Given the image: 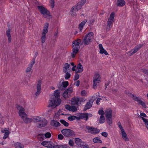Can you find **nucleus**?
<instances>
[{
	"instance_id": "f257e3e1",
	"label": "nucleus",
	"mask_w": 148,
	"mask_h": 148,
	"mask_svg": "<svg viewBox=\"0 0 148 148\" xmlns=\"http://www.w3.org/2000/svg\"><path fill=\"white\" fill-rule=\"evenodd\" d=\"M54 95L50 100L48 107H51L53 108L58 106L61 103V100L60 98V92L58 90L54 91Z\"/></svg>"
},
{
	"instance_id": "f03ea898",
	"label": "nucleus",
	"mask_w": 148,
	"mask_h": 148,
	"mask_svg": "<svg viewBox=\"0 0 148 148\" xmlns=\"http://www.w3.org/2000/svg\"><path fill=\"white\" fill-rule=\"evenodd\" d=\"M86 0H81L78 3L73 7L71 10V14L73 16L76 15V12L81 9L85 3Z\"/></svg>"
},
{
	"instance_id": "7ed1b4c3",
	"label": "nucleus",
	"mask_w": 148,
	"mask_h": 148,
	"mask_svg": "<svg viewBox=\"0 0 148 148\" xmlns=\"http://www.w3.org/2000/svg\"><path fill=\"white\" fill-rule=\"evenodd\" d=\"M94 34L92 32L89 33L84 37L82 40L81 45L84 44V45H87L90 43L92 41Z\"/></svg>"
},
{
	"instance_id": "20e7f679",
	"label": "nucleus",
	"mask_w": 148,
	"mask_h": 148,
	"mask_svg": "<svg viewBox=\"0 0 148 148\" xmlns=\"http://www.w3.org/2000/svg\"><path fill=\"white\" fill-rule=\"evenodd\" d=\"M61 132L64 136L67 137H74L75 136V132L70 129H64L61 130Z\"/></svg>"
},
{
	"instance_id": "39448f33",
	"label": "nucleus",
	"mask_w": 148,
	"mask_h": 148,
	"mask_svg": "<svg viewBox=\"0 0 148 148\" xmlns=\"http://www.w3.org/2000/svg\"><path fill=\"white\" fill-rule=\"evenodd\" d=\"M128 96L132 98L135 101L137 102L138 104L141 105L142 106L145 108H146V105L145 103L141 100V99L136 96L134 95L133 94L128 92V93H126Z\"/></svg>"
},
{
	"instance_id": "423d86ee",
	"label": "nucleus",
	"mask_w": 148,
	"mask_h": 148,
	"mask_svg": "<svg viewBox=\"0 0 148 148\" xmlns=\"http://www.w3.org/2000/svg\"><path fill=\"white\" fill-rule=\"evenodd\" d=\"M101 77L100 75L98 73L96 74L93 77V88L94 89L97 88V86L98 84L99 83L101 82L100 79Z\"/></svg>"
},
{
	"instance_id": "0eeeda50",
	"label": "nucleus",
	"mask_w": 148,
	"mask_h": 148,
	"mask_svg": "<svg viewBox=\"0 0 148 148\" xmlns=\"http://www.w3.org/2000/svg\"><path fill=\"white\" fill-rule=\"evenodd\" d=\"M38 8L45 18H47L50 16V12L43 6H38Z\"/></svg>"
},
{
	"instance_id": "6e6552de",
	"label": "nucleus",
	"mask_w": 148,
	"mask_h": 148,
	"mask_svg": "<svg viewBox=\"0 0 148 148\" xmlns=\"http://www.w3.org/2000/svg\"><path fill=\"white\" fill-rule=\"evenodd\" d=\"M75 143L79 147L82 148H88L89 146L87 144L82 141L81 139H75Z\"/></svg>"
},
{
	"instance_id": "1a4fd4ad",
	"label": "nucleus",
	"mask_w": 148,
	"mask_h": 148,
	"mask_svg": "<svg viewBox=\"0 0 148 148\" xmlns=\"http://www.w3.org/2000/svg\"><path fill=\"white\" fill-rule=\"evenodd\" d=\"M142 46L143 45L141 44H139L136 45L133 49H131L128 52L129 55L130 56H132L138 51Z\"/></svg>"
},
{
	"instance_id": "9d476101",
	"label": "nucleus",
	"mask_w": 148,
	"mask_h": 148,
	"mask_svg": "<svg viewBox=\"0 0 148 148\" xmlns=\"http://www.w3.org/2000/svg\"><path fill=\"white\" fill-rule=\"evenodd\" d=\"M86 128L88 130V132L92 134H96L98 133L100 130L96 128L89 126H86Z\"/></svg>"
},
{
	"instance_id": "9b49d317",
	"label": "nucleus",
	"mask_w": 148,
	"mask_h": 148,
	"mask_svg": "<svg viewBox=\"0 0 148 148\" xmlns=\"http://www.w3.org/2000/svg\"><path fill=\"white\" fill-rule=\"evenodd\" d=\"M78 121H80L81 119H84L86 121H87L88 119L86 115V112L84 113H79L77 115Z\"/></svg>"
},
{
	"instance_id": "f8f14e48",
	"label": "nucleus",
	"mask_w": 148,
	"mask_h": 148,
	"mask_svg": "<svg viewBox=\"0 0 148 148\" xmlns=\"http://www.w3.org/2000/svg\"><path fill=\"white\" fill-rule=\"evenodd\" d=\"M42 84V82L41 80H39L38 82L36 88L37 91L35 93V95L37 97L40 94L41 92V85Z\"/></svg>"
},
{
	"instance_id": "ddd939ff",
	"label": "nucleus",
	"mask_w": 148,
	"mask_h": 148,
	"mask_svg": "<svg viewBox=\"0 0 148 148\" xmlns=\"http://www.w3.org/2000/svg\"><path fill=\"white\" fill-rule=\"evenodd\" d=\"M93 100L92 99L90 100L86 103L83 109V111H86L87 110L90 108L92 106Z\"/></svg>"
},
{
	"instance_id": "4468645a",
	"label": "nucleus",
	"mask_w": 148,
	"mask_h": 148,
	"mask_svg": "<svg viewBox=\"0 0 148 148\" xmlns=\"http://www.w3.org/2000/svg\"><path fill=\"white\" fill-rule=\"evenodd\" d=\"M16 107L19 110L18 113L20 116H22L23 115H26V114L25 112V109L23 107L17 105Z\"/></svg>"
},
{
	"instance_id": "2eb2a0df",
	"label": "nucleus",
	"mask_w": 148,
	"mask_h": 148,
	"mask_svg": "<svg viewBox=\"0 0 148 148\" xmlns=\"http://www.w3.org/2000/svg\"><path fill=\"white\" fill-rule=\"evenodd\" d=\"M51 136V134L50 132H47L45 134H39L38 136V139H44L45 137L47 138H49Z\"/></svg>"
},
{
	"instance_id": "dca6fc26",
	"label": "nucleus",
	"mask_w": 148,
	"mask_h": 148,
	"mask_svg": "<svg viewBox=\"0 0 148 148\" xmlns=\"http://www.w3.org/2000/svg\"><path fill=\"white\" fill-rule=\"evenodd\" d=\"M82 41L80 39H78L73 41L72 43L73 47L80 48L79 45L82 43Z\"/></svg>"
},
{
	"instance_id": "f3484780",
	"label": "nucleus",
	"mask_w": 148,
	"mask_h": 148,
	"mask_svg": "<svg viewBox=\"0 0 148 148\" xmlns=\"http://www.w3.org/2000/svg\"><path fill=\"white\" fill-rule=\"evenodd\" d=\"M79 98L74 97L72 99L71 103L72 105H76L77 107L80 106L79 103Z\"/></svg>"
},
{
	"instance_id": "a211bd4d",
	"label": "nucleus",
	"mask_w": 148,
	"mask_h": 148,
	"mask_svg": "<svg viewBox=\"0 0 148 148\" xmlns=\"http://www.w3.org/2000/svg\"><path fill=\"white\" fill-rule=\"evenodd\" d=\"M27 115H23L22 116H20L23 119V120L24 122L26 123L31 122L32 121V119L28 118L27 117Z\"/></svg>"
},
{
	"instance_id": "6ab92c4d",
	"label": "nucleus",
	"mask_w": 148,
	"mask_h": 148,
	"mask_svg": "<svg viewBox=\"0 0 148 148\" xmlns=\"http://www.w3.org/2000/svg\"><path fill=\"white\" fill-rule=\"evenodd\" d=\"M80 48L73 47L72 53H71V55L72 58H74L75 55L78 52Z\"/></svg>"
},
{
	"instance_id": "aec40b11",
	"label": "nucleus",
	"mask_w": 148,
	"mask_h": 148,
	"mask_svg": "<svg viewBox=\"0 0 148 148\" xmlns=\"http://www.w3.org/2000/svg\"><path fill=\"white\" fill-rule=\"evenodd\" d=\"M50 125L52 126L56 127L60 126L61 124L56 120H52L50 122Z\"/></svg>"
},
{
	"instance_id": "412c9836",
	"label": "nucleus",
	"mask_w": 148,
	"mask_h": 148,
	"mask_svg": "<svg viewBox=\"0 0 148 148\" xmlns=\"http://www.w3.org/2000/svg\"><path fill=\"white\" fill-rule=\"evenodd\" d=\"M105 113L106 118H112V111L111 109H108L106 110Z\"/></svg>"
},
{
	"instance_id": "4be33fe9",
	"label": "nucleus",
	"mask_w": 148,
	"mask_h": 148,
	"mask_svg": "<svg viewBox=\"0 0 148 148\" xmlns=\"http://www.w3.org/2000/svg\"><path fill=\"white\" fill-rule=\"evenodd\" d=\"M99 49H100L99 52L101 54L104 53L106 55L108 54L107 51L104 49L101 44H99Z\"/></svg>"
},
{
	"instance_id": "5701e85b",
	"label": "nucleus",
	"mask_w": 148,
	"mask_h": 148,
	"mask_svg": "<svg viewBox=\"0 0 148 148\" xmlns=\"http://www.w3.org/2000/svg\"><path fill=\"white\" fill-rule=\"evenodd\" d=\"M49 23H46L43 30L42 34L46 35L48 30Z\"/></svg>"
},
{
	"instance_id": "b1692460",
	"label": "nucleus",
	"mask_w": 148,
	"mask_h": 148,
	"mask_svg": "<svg viewBox=\"0 0 148 148\" xmlns=\"http://www.w3.org/2000/svg\"><path fill=\"white\" fill-rule=\"evenodd\" d=\"M38 123V127H44L47 124V121L45 119L40 121Z\"/></svg>"
},
{
	"instance_id": "393cba45",
	"label": "nucleus",
	"mask_w": 148,
	"mask_h": 148,
	"mask_svg": "<svg viewBox=\"0 0 148 148\" xmlns=\"http://www.w3.org/2000/svg\"><path fill=\"white\" fill-rule=\"evenodd\" d=\"M47 148H58L57 145H55L52 142L48 141Z\"/></svg>"
},
{
	"instance_id": "a878e982",
	"label": "nucleus",
	"mask_w": 148,
	"mask_h": 148,
	"mask_svg": "<svg viewBox=\"0 0 148 148\" xmlns=\"http://www.w3.org/2000/svg\"><path fill=\"white\" fill-rule=\"evenodd\" d=\"M125 1L124 0H117V6L119 7H122L125 5Z\"/></svg>"
},
{
	"instance_id": "bb28decb",
	"label": "nucleus",
	"mask_w": 148,
	"mask_h": 148,
	"mask_svg": "<svg viewBox=\"0 0 148 148\" xmlns=\"http://www.w3.org/2000/svg\"><path fill=\"white\" fill-rule=\"evenodd\" d=\"M77 68L78 69V70L76 71V73H81L83 71V66L80 63H79L77 65Z\"/></svg>"
},
{
	"instance_id": "cd10ccee",
	"label": "nucleus",
	"mask_w": 148,
	"mask_h": 148,
	"mask_svg": "<svg viewBox=\"0 0 148 148\" xmlns=\"http://www.w3.org/2000/svg\"><path fill=\"white\" fill-rule=\"evenodd\" d=\"M87 21V19H85L83 21L81 22V23L79 24V28L80 30H82L83 29V27L85 25Z\"/></svg>"
},
{
	"instance_id": "c85d7f7f",
	"label": "nucleus",
	"mask_w": 148,
	"mask_h": 148,
	"mask_svg": "<svg viewBox=\"0 0 148 148\" xmlns=\"http://www.w3.org/2000/svg\"><path fill=\"white\" fill-rule=\"evenodd\" d=\"M70 64L68 63H66L64 64V66L63 68V71L64 72L66 73L68 71L67 69L69 68Z\"/></svg>"
},
{
	"instance_id": "c756f323",
	"label": "nucleus",
	"mask_w": 148,
	"mask_h": 148,
	"mask_svg": "<svg viewBox=\"0 0 148 148\" xmlns=\"http://www.w3.org/2000/svg\"><path fill=\"white\" fill-rule=\"evenodd\" d=\"M75 119H76L77 121H78L77 116H75L73 115L69 116L68 118V119L71 121H73Z\"/></svg>"
},
{
	"instance_id": "7c9ffc66",
	"label": "nucleus",
	"mask_w": 148,
	"mask_h": 148,
	"mask_svg": "<svg viewBox=\"0 0 148 148\" xmlns=\"http://www.w3.org/2000/svg\"><path fill=\"white\" fill-rule=\"evenodd\" d=\"M60 121L65 127H67L69 125V123L65 121L64 119H60Z\"/></svg>"
},
{
	"instance_id": "2f4dec72",
	"label": "nucleus",
	"mask_w": 148,
	"mask_h": 148,
	"mask_svg": "<svg viewBox=\"0 0 148 148\" xmlns=\"http://www.w3.org/2000/svg\"><path fill=\"white\" fill-rule=\"evenodd\" d=\"M105 121V118L104 116H101L99 119V122L101 124L104 123Z\"/></svg>"
},
{
	"instance_id": "473e14b6",
	"label": "nucleus",
	"mask_w": 148,
	"mask_h": 148,
	"mask_svg": "<svg viewBox=\"0 0 148 148\" xmlns=\"http://www.w3.org/2000/svg\"><path fill=\"white\" fill-rule=\"evenodd\" d=\"M141 118L143 120L146 127L148 129V119H145L143 117H141Z\"/></svg>"
},
{
	"instance_id": "72a5a7b5",
	"label": "nucleus",
	"mask_w": 148,
	"mask_h": 148,
	"mask_svg": "<svg viewBox=\"0 0 148 148\" xmlns=\"http://www.w3.org/2000/svg\"><path fill=\"white\" fill-rule=\"evenodd\" d=\"M41 120V119L40 117L37 116L33 118L34 122H40Z\"/></svg>"
},
{
	"instance_id": "f704fd0d",
	"label": "nucleus",
	"mask_w": 148,
	"mask_h": 148,
	"mask_svg": "<svg viewBox=\"0 0 148 148\" xmlns=\"http://www.w3.org/2000/svg\"><path fill=\"white\" fill-rule=\"evenodd\" d=\"M69 94L67 92V91L65 90L63 94V96L65 99H66L68 98Z\"/></svg>"
},
{
	"instance_id": "c9c22d12",
	"label": "nucleus",
	"mask_w": 148,
	"mask_h": 148,
	"mask_svg": "<svg viewBox=\"0 0 148 148\" xmlns=\"http://www.w3.org/2000/svg\"><path fill=\"white\" fill-rule=\"evenodd\" d=\"M46 35L42 34V36L41 38V42L43 44L45 41L46 38Z\"/></svg>"
},
{
	"instance_id": "e433bc0d",
	"label": "nucleus",
	"mask_w": 148,
	"mask_h": 148,
	"mask_svg": "<svg viewBox=\"0 0 148 148\" xmlns=\"http://www.w3.org/2000/svg\"><path fill=\"white\" fill-rule=\"evenodd\" d=\"M78 108V107H76L75 106H71V110L70 111H71L72 112H75L77 111V108Z\"/></svg>"
},
{
	"instance_id": "4c0bfd02",
	"label": "nucleus",
	"mask_w": 148,
	"mask_h": 148,
	"mask_svg": "<svg viewBox=\"0 0 148 148\" xmlns=\"http://www.w3.org/2000/svg\"><path fill=\"white\" fill-rule=\"evenodd\" d=\"M114 13H112L110 14L109 18L108 19H110L111 21H114Z\"/></svg>"
},
{
	"instance_id": "58836bf2",
	"label": "nucleus",
	"mask_w": 148,
	"mask_h": 148,
	"mask_svg": "<svg viewBox=\"0 0 148 148\" xmlns=\"http://www.w3.org/2000/svg\"><path fill=\"white\" fill-rule=\"evenodd\" d=\"M62 84L63 87H64L65 89L69 85V82H68L66 81L62 82Z\"/></svg>"
},
{
	"instance_id": "ea45409f",
	"label": "nucleus",
	"mask_w": 148,
	"mask_h": 148,
	"mask_svg": "<svg viewBox=\"0 0 148 148\" xmlns=\"http://www.w3.org/2000/svg\"><path fill=\"white\" fill-rule=\"evenodd\" d=\"M66 74L65 75V78L66 79H69L71 77V74L68 72V71H67L65 73Z\"/></svg>"
},
{
	"instance_id": "a19ab883",
	"label": "nucleus",
	"mask_w": 148,
	"mask_h": 148,
	"mask_svg": "<svg viewBox=\"0 0 148 148\" xmlns=\"http://www.w3.org/2000/svg\"><path fill=\"white\" fill-rule=\"evenodd\" d=\"M58 148H70L69 146L65 145H57Z\"/></svg>"
},
{
	"instance_id": "79ce46f5",
	"label": "nucleus",
	"mask_w": 148,
	"mask_h": 148,
	"mask_svg": "<svg viewBox=\"0 0 148 148\" xmlns=\"http://www.w3.org/2000/svg\"><path fill=\"white\" fill-rule=\"evenodd\" d=\"M41 144L42 145L47 148L48 144V141H43Z\"/></svg>"
},
{
	"instance_id": "37998d69",
	"label": "nucleus",
	"mask_w": 148,
	"mask_h": 148,
	"mask_svg": "<svg viewBox=\"0 0 148 148\" xmlns=\"http://www.w3.org/2000/svg\"><path fill=\"white\" fill-rule=\"evenodd\" d=\"M74 143L72 139H70L69 142V145L71 147H73L74 145Z\"/></svg>"
},
{
	"instance_id": "c03bdc74",
	"label": "nucleus",
	"mask_w": 148,
	"mask_h": 148,
	"mask_svg": "<svg viewBox=\"0 0 148 148\" xmlns=\"http://www.w3.org/2000/svg\"><path fill=\"white\" fill-rule=\"evenodd\" d=\"M106 121L107 123L109 125L112 124V118H106Z\"/></svg>"
},
{
	"instance_id": "a18cd8bd",
	"label": "nucleus",
	"mask_w": 148,
	"mask_h": 148,
	"mask_svg": "<svg viewBox=\"0 0 148 148\" xmlns=\"http://www.w3.org/2000/svg\"><path fill=\"white\" fill-rule=\"evenodd\" d=\"M98 114L101 116H104L105 113L102 110H99L98 112Z\"/></svg>"
},
{
	"instance_id": "49530a36",
	"label": "nucleus",
	"mask_w": 148,
	"mask_h": 148,
	"mask_svg": "<svg viewBox=\"0 0 148 148\" xmlns=\"http://www.w3.org/2000/svg\"><path fill=\"white\" fill-rule=\"evenodd\" d=\"M58 88L60 90H63L65 89V88L63 87V86L62 83L58 85Z\"/></svg>"
},
{
	"instance_id": "de8ad7c7",
	"label": "nucleus",
	"mask_w": 148,
	"mask_h": 148,
	"mask_svg": "<svg viewBox=\"0 0 148 148\" xmlns=\"http://www.w3.org/2000/svg\"><path fill=\"white\" fill-rule=\"evenodd\" d=\"M114 21H111L110 19H108L107 22V25L112 26L113 23Z\"/></svg>"
},
{
	"instance_id": "09e8293b",
	"label": "nucleus",
	"mask_w": 148,
	"mask_h": 148,
	"mask_svg": "<svg viewBox=\"0 0 148 148\" xmlns=\"http://www.w3.org/2000/svg\"><path fill=\"white\" fill-rule=\"evenodd\" d=\"M77 73H76H76L74 76L73 80L74 81H75L78 79L79 78V75L78 74H77Z\"/></svg>"
},
{
	"instance_id": "8fccbe9b",
	"label": "nucleus",
	"mask_w": 148,
	"mask_h": 148,
	"mask_svg": "<svg viewBox=\"0 0 148 148\" xmlns=\"http://www.w3.org/2000/svg\"><path fill=\"white\" fill-rule=\"evenodd\" d=\"M93 142L95 143H101L102 141L100 139H93Z\"/></svg>"
},
{
	"instance_id": "3c124183",
	"label": "nucleus",
	"mask_w": 148,
	"mask_h": 148,
	"mask_svg": "<svg viewBox=\"0 0 148 148\" xmlns=\"http://www.w3.org/2000/svg\"><path fill=\"white\" fill-rule=\"evenodd\" d=\"M66 91L70 95L73 91V89L72 87H70L69 88H68L66 90Z\"/></svg>"
},
{
	"instance_id": "603ef678",
	"label": "nucleus",
	"mask_w": 148,
	"mask_h": 148,
	"mask_svg": "<svg viewBox=\"0 0 148 148\" xmlns=\"http://www.w3.org/2000/svg\"><path fill=\"white\" fill-rule=\"evenodd\" d=\"M9 131H7V132L4 134V135L3 137V139H6L7 138L9 134Z\"/></svg>"
},
{
	"instance_id": "864d4df0",
	"label": "nucleus",
	"mask_w": 148,
	"mask_h": 148,
	"mask_svg": "<svg viewBox=\"0 0 148 148\" xmlns=\"http://www.w3.org/2000/svg\"><path fill=\"white\" fill-rule=\"evenodd\" d=\"M50 3L51 5V7L53 8L54 7V0H50Z\"/></svg>"
},
{
	"instance_id": "5fc2aeb1",
	"label": "nucleus",
	"mask_w": 148,
	"mask_h": 148,
	"mask_svg": "<svg viewBox=\"0 0 148 148\" xmlns=\"http://www.w3.org/2000/svg\"><path fill=\"white\" fill-rule=\"evenodd\" d=\"M32 67H31L29 65H28V66L27 68L26 69L25 72L26 73H28L31 71Z\"/></svg>"
},
{
	"instance_id": "6e6d98bb",
	"label": "nucleus",
	"mask_w": 148,
	"mask_h": 148,
	"mask_svg": "<svg viewBox=\"0 0 148 148\" xmlns=\"http://www.w3.org/2000/svg\"><path fill=\"white\" fill-rule=\"evenodd\" d=\"M14 145L16 148H19L21 147V144L19 143H15Z\"/></svg>"
},
{
	"instance_id": "4d7b16f0",
	"label": "nucleus",
	"mask_w": 148,
	"mask_h": 148,
	"mask_svg": "<svg viewBox=\"0 0 148 148\" xmlns=\"http://www.w3.org/2000/svg\"><path fill=\"white\" fill-rule=\"evenodd\" d=\"M10 29H9L8 30L6 31V34L8 37H10L11 36L10 35Z\"/></svg>"
},
{
	"instance_id": "13d9d810",
	"label": "nucleus",
	"mask_w": 148,
	"mask_h": 148,
	"mask_svg": "<svg viewBox=\"0 0 148 148\" xmlns=\"http://www.w3.org/2000/svg\"><path fill=\"white\" fill-rule=\"evenodd\" d=\"M79 105L80 106L82 103L84 102V101L85 100V99H84L83 98H79Z\"/></svg>"
},
{
	"instance_id": "bf43d9fd",
	"label": "nucleus",
	"mask_w": 148,
	"mask_h": 148,
	"mask_svg": "<svg viewBox=\"0 0 148 148\" xmlns=\"http://www.w3.org/2000/svg\"><path fill=\"white\" fill-rule=\"evenodd\" d=\"M142 72L148 76V71L145 69H142L141 70Z\"/></svg>"
},
{
	"instance_id": "052dcab7",
	"label": "nucleus",
	"mask_w": 148,
	"mask_h": 148,
	"mask_svg": "<svg viewBox=\"0 0 148 148\" xmlns=\"http://www.w3.org/2000/svg\"><path fill=\"white\" fill-rule=\"evenodd\" d=\"M35 58H33L32 60V61L29 64V65L32 67L35 64Z\"/></svg>"
},
{
	"instance_id": "680f3d73",
	"label": "nucleus",
	"mask_w": 148,
	"mask_h": 148,
	"mask_svg": "<svg viewBox=\"0 0 148 148\" xmlns=\"http://www.w3.org/2000/svg\"><path fill=\"white\" fill-rule=\"evenodd\" d=\"M112 26L108 25H107L106 26V30L107 32H109L110 31V30L111 29V28L112 27Z\"/></svg>"
},
{
	"instance_id": "e2e57ef3",
	"label": "nucleus",
	"mask_w": 148,
	"mask_h": 148,
	"mask_svg": "<svg viewBox=\"0 0 148 148\" xmlns=\"http://www.w3.org/2000/svg\"><path fill=\"white\" fill-rule=\"evenodd\" d=\"M71 106L69 105L68 104H66L65 106V108L69 111H70Z\"/></svg>"
},
{
	"instance_id": "0e129e2a",
	"label": "nucleus",
	"mask_w": 148,
	"mask_h": 148,
	"mask_svg": "<svg viewBox=\"0 0 148 148\" xmlns=\"http://www.w3.org/2000/svg\"><path fill=\"white\" fill-rule=\"evenodd\" d=\"M86 92L85 90H83L81 91V95L82 96H85L86 95Z\"/></svg>"
},
{
	"instance_id": "69168bd1",
	"label": "nucleus",
	"mask_w": 148,
	"mask_h": 148,
	"mask_svg": "<svg viewBox=\"0 0 148 148\" xmlns=\"http://www.w3.org/2000/svg\"><path fill=\"white\" fill-rule=\"evenodd\" d=\"M122 136L123 138H125L126 136V134L124 131V130H123L121 131Z\"/></svg>"
},
{
	"instance_id": "338daca9",
	"label": "nucleus",
	"mask_w": 148,
	"mask_h": 148,
	"mask_svg": "<svg viewBox=\"0 0 148 148\" xmlns=\"http://www.w3.org/2000/svg\"><path fill=\"white\" fill-rule=\"evenodd\" d=\"M118 124L119 125V127L120 129L121 130V131L122 130H124L121 125V123L120 122H119L118 123Z\"/></svg>"
},
{
	"instance_id": "774afa93",
	"label": "nucleus",
	"mask_w": 148,
	"mask_h": 148,
	"mask_svg": "<svg viewBox=\"0 0 148 148\" xmlns=\"http://www.w3.org/2000/svg\"><path fill=\"white\" fill-rule=\"evenodd\" d=\"M101 135L102 136H104L105 137H106L108 135V134L107 132H103L101 133Z\"/></svg>"
}]
</instances>
